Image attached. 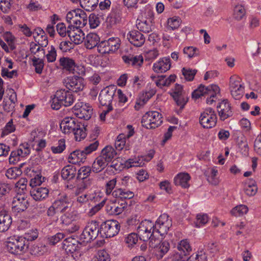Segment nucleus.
<instances>
[{
    "mask_svg": "<svg viewBox=\"0 0 261 261\" xmlns=\"http://www.w3.org/2000/svg\"><path fill=\"white\" fill-rule=\"evenodd\" d=\"M87 125L78 122L75 118H65L60 123V128L65 134L73 132L76 141H80L87 136Z\"/></svg>",
    "mask_w": 261,
    "mask_h": 261,
    "instance_id": "f257e3e1",
    "label": "nucleus"
},
{
    "mask_svg": "<svg viewBox=\"0 0 261 261\" xmlns=\"http://www.w3.org/2000/svg\"><path fill=\"white\" fill-rule=\"evenodd\" d=\"M74 101V98L71 92L60 89L58 90L52 99L51 108L54 110H59L62 106L68 107Z\"/></svg>",
    "mask_w": 261,
    "mask_h": 261,
    "instance_id": "f03ea898",
    "label": "nucleus"
},
{
    "mask_svg": "<svg viewBox=\"0 0 261 261\" xmlns=\"http://www.w3.org/2000/svg\"><path fill=\"white\" fill-rule=\"evenodd\" d=\"M162 115L156 111H149L142 117L141 123L143 127L147 129L155 128L162 123Z\"/></svg>",
    "mask_w": 261,
    "mask_h": 261,
    "instance_id": "7ed1b4c3",
    "label": "nucleus"
},
{
    "mask_svg": "<svg viewBox=\"0 0 261 261\" xmlns=\"http://www.w3.org/2000/svg\"><path fill=\"white\" fill-rule=\"evenodd\" d=\"M119 223L115 220H108L102 223L100 227V234L103 237L111 238L118 234L120 230Z\"/></svg>",
    "mask_w": 261,
    "mask_h": 261,
    "instance_id": "20e7f679",
    "label": "nucleus"
},
{
    "mask_svg": "<svg viewBox=\"0 0 261 261\" xmlns=\"http://www.w3.org/2000/svg\"><path fill=\"white\" fill-rule=\"evenodd\" d=\"M154 229L153 223L148 220L142 221L137 228V232L140 239L145 242L149 239L153 240V234L155 230Z\"/></svg>",
    "mask_w": 261,
    "mask_h": 261,
    "instance_id": "39448f33",
    "label": "nucleus"
},
{
    "mask_svg": "<svg viewBox=\"0 0 261 261\" xmlns=\"http://www.w3.org/2000/svg\"><path fill=\"white\" fill-rule=\"evenodd\" d=\"M25 239L22 236L18 237L16 239H12L7 242L6 248L7 250L12 254H18L27 251L28 244L25 243Z\"/></svg>",
    "mask_w": 261,
    "mask_h": 261,
    "instance_id": "423d86ee",
    "label": "nucleus"
},
{
    "mask_svg": "<svg viewBox=\"0 0 261 261\" xmlns=\"http://www.w3.org/2000/svg\"><path fill=\"white\" fill-rule=\"evenodd\" d=\"M217 117L215 111L211 108L206 109L201 114L199 122L203 128H211L217 123Z\"/></svg>",
    "mask_w": 261,
    "mask_h": 261,
    "instance_id": "0eeeda50",
    "label": "nucleus"
},
{
    "mask_svg": "<svg viewBox=\"0 0 261 261\" xmlns=\"http://www.w3.org/2000/svg\"><path fill=\"white\" fill-rule=\"evenodd\" d=\"M100 233V228L96 221H91L88 223V225L85 228L81 235V239L83 240V242H91L95 240Z\"/></svg>",
    "mask_w": 261,
    "mask_h": 261,
    "instance_id": "6e6552de",
    "label": "nucleus"
},
{
    "mask_svg": "<svg viewBox=\"0 0 261 261\" xmlns=\"http://www.w3.org/2000/svg\"><path fill=\"white\" fill-rule=\"evenodd\" d=\"M117 91V87L114 85H110L106 87L101 90L98 99L100 105L102 106H112L111 103L114 96Z\"/></svg>",
    "mask_w": 261,
    "mask_h": 261,
    "instance_id": "1a4fd4ad",
    "label": "nucleus"
},
{
    "mask_svg": "<svg viewBox=\"0 0 261 261\" xmlns=\"http://www.w3.org/2000/svg\"><path fill=\"white\" fill-rule=\"evenodd\" d=\"M172 220L166 214L161 215L154 224V229L156 232L163 236L167 234L169 228L172 226Z\"/></svg>",
    "mask_w": 261,
    "mask_h": 261,
    "instance_id": "9d476101",
    "label": "nucleus"
},
{
    "mask_svg": "<svg viewBox=\"0 0 261 261\" xmlns=\"http://www.w3.org/2000/svg\"><path fill=\"white\" fill-rule=\"evenodd\" d=\"M84 79L78 75H73L68 77L65 80L64 83L66 88L73 92L82 91L84 88Z\"/></svg>",
    "mask_w": 261,
    "mask_h": 261,
    "instance_id": "9b49d317",
    "label": "nucleus"
},
{
    "mask_svg": "<svg viewBox=\"0 0 261 261\" xmlns=\"http://www.w3.org/2000/svg\"><path fill=\"white\" fill-rule=\"evenodd\" d=\"M29 205V200L24 195L18 193L17 195L13 198L12 211L15 213L23 212L28 208Z\"/></svg>",
    "mask_w": 261,
    "mask_h": 261,
    "instance_id": "f8f14e48",
    "label": "nucleus"
},
{
    "mask_svg": "<svg viewBox=\"0 0 261 261\" xmlns=\"http://www.w3.org/2000/svg\"><path fill=\"white\" fill-rule=\"evenodd\" d=\"M217 108L218 109L219 116L222 121H224L233 115L230 104L227 99H224L219 103V105L217 106Z\"/></svg>",
    "mask_w": 261,
    "mask_h": 261,
    "instance_id": "ddd939ff",
    "label": "nucleus"
},
{
    "mask_svg": "<svg viewBox=\"0 0 261 261\" xmlns=\"http://www.w3.org/2000/svg\"><path fill=\"white\" fill-rule=\"evenodd\" d=\"M53 204L57 208V211L61 213L65 212L71 206L70 199L66 195L60 196Z\"/></svg>",
    "mask_w": 261,
    "mask_h": 261,
    "instance_id": "4468645a",
    "label": "nucleus"
},
{
    "mask_svg": "<svg viewBox=\"0 0 261 261\" xmlns=\"http://www.w3.org/2000/svg\"><path fill=\"white\" fill-rule=\"evenodd\" d=\"M82 243L72 237L65 239L63 242V248L66 252L71 254L77 251L81 248Z\"/></svg>",
    "mask_w": 261,
    "mask_h": 261,
    "instance_id": "2eb2a0df",
    "label": "nucleus"
},
{
    "mask_svg": "<svg viewBox=\"0 0 261 261\" xmlns=\"http://www.w3.org/2000/svg\"><path fill=\"white\" fill-rule=\"evenodd\" d=\"M148 16L149 17L148 20H145L143 21L140 20L138 22L136 26L137 29L141 32L145 33H149L151 32L152 29V21L153 20V13L149 9L147 11Z\"/></svg>",
    "mask_w": 261,
    "mask_h": 261,
    "instance_id": "dca6fc26",
    "label": "nucleus"
},
{
    "mask_svg": "<svg viewBox=\"0 0 261 261\" xmlns=\"http://www.w3.org/2000/svg\"><path fill=\"white\" fill-rule=\"evenodd\" d=\"M127 36L130 43L135 46L140 47L145 42V37L139 31L136 30L132 31L129 32Z\"/></svg>",
    "mask_w": 261,
    "mask_h": 261,
    "instance_id": "f3484780",
    "label": "nucleus"
},
{
    "mask_svg": "<svg viewBox=\"0 0 261 261\" xmlns=\"http://www.w3.org/2000/svg\"><path fill=\"white\" fill-rule=\"evenodd\" d=\"M170 67L171 63L170 58L165 57L153 64V70L155 72L163 73L169 70Z\"/></svg>",
    "mask_w": 261,
    "mask_h": 261,
    "instance_id": "a211bd4d",
    "label": "nucleus"
},
{
    "mask_svg": "<svg viewBox=\"0 0 261 261\" xmlns=\"http://www.w3.org/2000/svg\"><path fill=\"white\" fill-rule=\"evenodd\" d=\"M12 222V218L7 212L2 211L0 212V232L7 231Z\"/></svg>",
    "mask_w": 261,
    "mask_h": 261,
    "instance_id": "6ab92c4d",
    "label": "nucleus"
},
{
    "mask_svg": "<svg viewBox=\"0 0 261 261\" xmlns=\"http://www.w3.org/2000/svg\"><path fill=\"white\" fill-rule=\"evenodd\" d=\"M122 9L116 7L113 9L112 11L107 17V22L110 25L112 26L119 23L122 18Z\"/></svg>",
    "mask_w": 261,
    "mask_h": 261,
    "instance_id": "aec40b11",
    "label": "nucleus"
},
{
    "mask_svg": "<svg viewBox=\"0 0 261 261\" xmlns=\"http://www.w3.org/2000/svg\"><path fill=\"white\" fill-rule=\"evenodd\" d=\"M76 107V105L74 106V114L77 117L86 120L91 118L93 111L91 107L85 105L84 106H82L79 109H75Z\"/></svg>",
    "mask_w": 261,
    "mask_h": 261,
    "instance_id": "412c9836",
    "label": "nucleus"
},
{
    "mask_svg": "<svg viewBox=\"0 0 261 261\" xmlns=\"http://www.w3.org/2000/svg\"><path fill=\"white\" fill-rule=\"evenodd\" d=\"M112 195L116 198H119L121 199H130L134 197V194L129 190L122 187L116 188L112 192Z\"/></svg>",
    "mask_w": 261,
    "mask_h": 261,
    "instance_id": "4be33fe9",
    "label": "nucleus"
},
{
    "mask_svg": "<svg viewBox=\"0 0 261 261\" xmlns=\"http://www.w3.org/2000/svg\"><path fill=\"white\" fill-rule=\"evenodd\" d=\"M122 58L125 63L137 67H140L143 63V58L141 55L134 56L129 54L123 56Z\"/></svg>",
    "mask_w": 261,
    "mask_h": 261,
    "instance_id": "5701e85b",
    "label": "nucleus"
},
{
    "mask_svg": "<svg viewBox=\"0 0 261 261\" xmlns=\"http://www.w3.org/2000/svg\"><path fill=\"white\" fill-rule=\"evenodd\" d=\"M61 174L62 178L64 180L73 179L76 174V168L73 164L68 165L62 168Z\"/></svg>",
    "mask_w": 261,
    "mask_h": 261,
    "instance_id": "b1692460",
    "label": "nucleus"
},
{
    "mask_svg": "<svg viewBox=\"0 0 261 261\" xmlns=\"http://www.w3.org/2000/svg\"><path fill=\"white\" fill-rule=\"evenodd\" d=\"M60 65L63 69L74 73L75 68L76 65L73 59L69 57H62L59 60Z\"/></svg>",
    "mask_w": 261,
    "mask_h": 261,
    "instance_id": "393cba45",
    "label": "nucleus"
},
{
    "mask_svg": "<svg viewBox=\"0 0 261 261\" xmlns=\"http://www.w3.org/2000/svg\"><path fill=\"white\" fill-rule=\"evenodd\" d=\"M48 190L46 188H36L30 191V195L36 201L45 199L48 195Z\"/></svg>",
    "mask_w": 261,
    "mask_h": 261,
    "instance_id": "a878e982",
    "label": "nucleus"
},
{
    "mask_svg": "<svg viewBox=\"0 0 261 261\" xmlns=\"http://www.w3.org/2000/svg\"><path fill=\"white\" fill-rule=\"evenodd\" d=\"M87 15L83 10L76 9L73 24L79 27L83 28L87 23Z\"/></svg>",
    "mask_w": 261,
    "mask_h": 261,
    "instance_id": "bb28decb",
    "label": "nucleus"
},
{
    "mask_svg": "<svg viewBox=\"0 0 261 261\" xmlns=\"http://www.w3.org/2000/svg\"><path fill=\"white\" fill-rule=\"evenodd\" d=\"M190 176L187 173H180L174 178V183L176 186H180L182 188H187L190 186L189 181Z\"/></svg>",
    "mask_w": 261,
    "mask_h": 261,
    "instance_id": "cd10ccee",
    "label": "nucleus"
},
{
    "mask_svg": "<svg viewBox=\"0 0 261 261\" xmlns=\"http://www.w3.org/2000/svg\"><path fill=\"white\" fill-rule=\"evenodd\" d=\"M99 41V36L96 33H91L86 36L85 40V45L88 49H92L95 46L97 47Z\"/></svg>",
    "mask_w": 261,
    "mask_h": 261,
    "instance_id": "c85d7f7f",
    "label": "nucleus"
},
{
    "mask_svg": "<svg viewBox=\"0 0 261 261\" xmlns=\"http://www.w3.org/2000/svg\"><path fill=\"white\" fill-rule=\"evenodd\" d=\"M116 154L117 153L114 148L111 146H107L101 150L99 156L108 164L109 162L112 161Z\"/></svg>",
    "mask_w": 261,
    "mask_h": 261,
    "instance_id": "c756f323",
    "label": "nucleus"
},
{
    "mask_svg": "<svg viewBox=\"0 0 261 261\" xmlns=\"http://www.w3.org/2000/svg\"><path fill=\"white\" fill-rule=\"evenodd\" d=\"M67 35L70 40L75 44H79L84 39V34L79 28H76L73 31H68Z\"/></svg>",
    "mask_w": 261,
    "mask_h": 261,
    "instance_id": "7c9ffc66",
    "label": "nucleus"
},
{
    "mask_svg": "<svg viewBox=\"0 0 261 261\" xmlns=\"http://www.w3.org/2000/svg\"><path fill=\"white\" fill-rule=\"evenodd\" d=\"M29 154V151L23 152L22 148H18L17 150L11 152L9 159V163L12 164H15L19 161L21 157H24Z\"/></svg>",
    "mask_w": 261,
    "mask_h": 261,
    "instance_id": "2f4dec72",
    "label": "nucleus"
},
{
    "mask_svg": "<svg viewBox=\"0 0 261 261\" xmlns=\"http://www.w3.org/2000/svg\"><path fill=\"white\" fill-rule=\"evenodd\" d=\"M245 193L250 196H254L257 191V188L255 180L252 179H249L245 182L244 188Z\"/></svg>",
    "mask_w": 261,
    "mask_h": 261,
    "instance_id": "473e14b6",
    "label": "nucleus"
},
{
    "mask_svg": "<svg viewBox=\"0 0 261 261\" xmlns=\"http://www.w3.org/2000/svg\"><path fill=\"white\" fill-rule=\"evenodd\" d=\"M177 249L180 251V252L178 253L180 258L181 256L187 257L188 254L192 250L189 242L186 240L180 241L177 246Z\"/></svg>",
    "mask_w": 261,
    "mask_h": 261,
    "instance_id": "72a5a7b5",
    "label": "nucleus"
},
{
    "mask_svg": "<svg viewBox=\"0 0 261 261\" xmlns=\"http://www.w3.org/2000/svg\"><path fill=\"white\" fill-rule=\"evenodd\" d=\"M108 165L107 163L99 156L92 164L91 169L93 172L99 173L104 169Z\"/></svg>",
    "mask_w": 261,
    "mask_h": 261,
    "instance_id": "f704fd0d",
    "label": "nucleus"
},
{
    "mask_svg": "<svg viewBox=\"0 0 261 261\" xmlns=\"http://www.w3.org/2000/svg\"><path fill=\"white\" fill-rule=\"evenodd\" d=\"M24 163H21L18 167H12L8 169L6 173V176L10 179H15L20 175L22 171L20 169Z\"/></svg>",
    "mask_w": 261,
    "mask_h": 261,
    "instance_id": "c9c22d12",
    "label": "nucleus"
},
{
    "mask_svg": "<svg viewBox=\"0 0 261 261\" xmlns=\"http://www.w3.org/2000/svg\"><path fill=\"white\" fill-rule=\"evenodd\" d=\"M92 171L91 168L89 166H83L81 167L78 170L76 179L84 180L85 179H88L87 178L90 176Z\"/></svg>",
    "mask_w": 261,
    "mask_h": 261,
    "instance_id": "e433bc0d",
    "label": "nucleus"
},
{
    "mask_svg": "<svg viewBox=\"0 0 261 261\" xmlns=\"http://www.w3.org/2000/svg\"><path fill=\"white\" fill-rule=\"evenodd\" d=\"M98 0H82L80 2L81 6L87 11L93 10L97 6Z\"/></svg>",
    "mask_w": 261,
    "mask_h": 261,
    "instance_id": "4c0bfd02",
    "label": "nucleus"
},
{
    "mask_svg": "<svg viewBox=\"0 0 261 261\" xmlns=\"http://www.w3.org/2000/svg\"><path fill=\"white\" fill-rule=\"evenodd\" d=\"M220 89L216 85H212L211 86L205 87L204 89V95H207L208 97L216 98L217 94L220 93Z\"/></svg>",
    "mask_w": 261,
    "mask_h": 261,
    "instance_id": "58836bf2",
    "label": "nucleus"
},
{
    "mask_svg": "<svg viewBox=\"0 0 261 261\" xmlns=\"http://www.w3.org/2000/svg\"><path fill=\"white\" fill-rule=\"evenodd\" d=\"M170 248L169 243L166 241L161 242L156 248L158 250L159 254L158 255L159 256L160 258H162L163 256L169 251Z\"/></svg>",
    "mask_w": 261,
    "mask_h": 261,
    "instance_id": "ea45409f",
    "label": "nucleus"
},
{
    "mask_svg": "<svg viewBox=\"0 0 261 261\" xmlns=\"http://www.w3.org/2000/svg\"><path fill=\"white\" fill-rule=\"evenodd\" d=\"M197 72V70L196 69H192L185 67L182 69V73L185 76V79L188 81H192Z\"/></svg>",
    "mask_w": 261,
    "mask_h": 261,
    "instance_id": "a19ab883",
    "label": "nucleus"
},
{
    "mask_svg": "<svg viewBox=\"0 0 261 261\" xmlns=\"http://www.w3.org/2000/svg\"><path fill=\"white\" fill-rule=\"evenodd\" d=\"M246 13L245 9L242 5H237L234 8V18L237 20H241Z\"/></svg>",
    "mask_w": 261,
    "mask_h": 261,
    "instance_id": "79ce46f5",
    "label": "nucleus"
},
{
    "mask_svg": "<svg viewBox=\"0 0 261 261\" xmlns=\"http://www.w3.org/2000/svg\"><path fill=\"white\" fill-rule=\"evenodd\" d=\"M248 207L245 205H240L236 206L231 211V214L235 216H240L248 212Z\"/></svg>",
    "mask_w": 261,
    "mask_h": 261,
    "instance_id": "37998d69",
    "label": "nucleus"
},
{
    "mask_svg": "<svg viewBox=\"0 0 261 261\" xmlns=\"http://www.w3.org/2000/svg\"><path fill=\"white\" fill-rule=\"evenodd\" d=\"M33 65L35 67V72L41 74L44 67V62L42 59L34 57L32 59Z\"/></svg>",
    "mask_w": 261,
    "mask_h": 261,
    "instance_id": "c03bdc74",
    "label": "nucleus"
},
{
    "mask_svg": "<svg viewBox=\"0 0 261 261\" xmlns=\"http://www.w3.org/2000/svg\"><path fill=\"white\" fill-rule=\"evenodd\" d=\"M98 51L102 54H110L112 53L111 49L107 40L102 41L97 45Z\"/></svg>",
    "mask_w": 261,
    "mask_h": 261,
    "instance_id": "a18cd8bd",
    "label": "nucleus"
},
{
    "mask_svg": "<svg viewBox=\"0 0 261 261\" xmlns=\"http://www.w3.org/2000/svg\"><path fill=\"white\" fill-rule=\"evenodd\" d=\"M175 101L176 102L177 106L180 107V109L181 110L184 108L185 106L188 101V97L185 94L175 96L173 97Z\"/></svg>",
    "mask_w": 261,
    "mask_h": 261,
    "instance_id": "49530a36",
    "label": "nucleus"
},
{
    "mask_svg": "<svg viewBox=\"0 0 261 261\" xmlns=\"http://www.w3.org/2000/svg\"><path fill=\"white\" fill-rule=\"evenodd\" d=\"M183 52L187 55L188 57L191 58L199 56V51L197 48L193 46H187L184 48Z\"/></svg>",
    "mask_w": 261,
    "mask_h": 261,
    "instance_id": "de8ad7c7",
    "label": "nucleus"
},
{
    "mask_svg": "<svg viewBox=\"0 0 261 261\" xmlns=\"http://www.w3.org/2000/svg\"><path fill=\"white\" fill-rule=\"evenodd\" d=\"M120 205V206H115V205L114 206H111L109 210L110 213L111 214L116 215L121 214L123 212L124 208L126 207L127 203L126 201H124V202H121Z\"/></svg>",
    "mask_w": 261,
    "mask_h": 261,
    "instance_id": "09e8293b",
    "label": "nucleus"
},
{
    "mask_svg": "<svg viewBox=\"0 0 261 261\" xmlns=\"http://www.w3.org/2000/svg\"><path fill=\"white\" fill-rule=\"evenodd\" d=\"M38 237V232L37 230H29L27 233H25L22 238L25 239V242L26 244H28V246H29V242L32 241L36 239Z\"/></svg>",
    "mask_w": 261,
    "mask_h": 261,
    "instance_id": "8fccbe9b",
    "label": "nucleus"
},
{
    "mask_svg": "<svg viewBox=\"0 0 261 261\" xmlns=\"http://www.w3.org/2000/svg\"><path fill=\"white\" fill-rule=\"evenodd\" d=\"M208 216L206 214H198L196 216V221L195 222V226L200 227L208 222Z\"/></svg>",
    "mask_w": 261,
    "mask_h": 261,
    "instance_id": "3c124183",
    "label": "nucleus"
},
{
    "mask_svg": "<svg viewBox=\"0 0 261 261\" xmlns=\"http://www.w3.org/2000/svg\"><path fill=\"white\" fill-rule=\"evenodd\" d=\"M65 141L64 139H61L58 141L57 146H52L51 150L54 153H60L62 152L65 149Z\"/></svg>",
    "mask_w": 261,
    "mask_h": 261,
    "instance_id": "603ef678",
    "label": "nucleus"
},
{
    "mask_svg": "<svg viewBox=\"0 0 261 261\" xmlns=\"http://www.w3.org/2000/svg\"><path fill=\"white\" fill-rule=\"evenodd\" d=\"M77 153V160L76 161H69V162L71 163L72 164H76L78 163H84L86 159V156L87 155L86 153L83 150H76Z\"/></svg>",
    "mask_w": 261,
    "mask_h": 261,
    "instance_id": "864d4df0",
    "label": "nucleus"
},
{
    "mask_svg": "<svg viewBox=\"0 0 261 261\" xmlns=\"http://www.w3.org/2000/svg\"><path fill=\"white\" fill-rule=\"evenodd\" d=\"M109 45L111 49L112 53H114L119 48L120 44L119 43V40L118 38H110L108 40H107Z\"/></svg>",
    "mask_w": 261,
    "mask_h": 261,
    "instance_id": "5fc2aeb1",
    "label": "nucleus"
},
{
    "mask_svg": "<svg viewBox=\"0 0 261 261\" xmlns=\"http://www.w3.org/2000/svg\"><path fill=\"white\" fill-rule=\"evenodd\" d=\"M89 22L91 28H96L100 23L98 15L92 13L89 16Z\"/></svg>",
    "mask_w": 261,
    "mask_h": 261,
    "instance_id": "6e6d98bb",
    "label": "nucleus"
},
{
    "mask_svg": "<svg viewBox=\"0 0 261 261\" xmlns=\"http://www.w3.org/2000/svg\"><path fill=\"white\" fill-rule=\"evenodd\" d=\"M94 261H110L109 254L105 250L98 252Z\"/></svg>",
    "mask_w": 261,
    "mask_h": 261,
    "instance_id": "4d7b16f0",
    "label": "nucleus"
},
{
    "mask_svg": "<svg viewBox=\"0 0 261 261\" xmlns=\"http://www.w3.org/2000/svg\"><path fill=\"white\" fill-rule=\"evenodd\" d=\"M65 237V235L63 233L58 232L55 235L53 236L48 238L49 244L51 245H55L58 242L62 240Z\"/></svg>",
    "mask_w": 261,
    "mask_h": 261,
    "instance_id": "13d9d810",
    "label": "nucleus"
},
{
    "mask_svg": "<svg viewBox=\"0 0 261 261\" xmlns=\"http://www.w3.org/2000/svg\"><path fill=\"white\" fill-rule=\"evenodd\" d=\"M28 181L25 178H20L16 184V186L18 188V193H24V191L27 190V184Z\"/></svg>",
    "mask_w": 261,
    "mask_h": 261,
    "instance_id": "bf43d9fd",
    "label": "nucleus"
},
{
    "mask_svg": "<svg viewBox=\"0 0 261 261\" xmlns=\"http://www.w3.org/2000/svg\"><path fill=\"white\" fill-rule=\"evenodd\" d=\"M15 130V127L13 124V121L11 119L9 122H8L2 133V137H4V136L7 135L9 134L14 132Z\"/></svg>",
    "mask_w": 261,
    "mask_h": 261,
    "instance_id": "052dcab7",
    "label": "nucleus"
},
{
    "mask_svg": "<svg viewBox=\"0 0 261 261\" xmlns=\"http://www.w3.org/2000/svg\"><path fill=\"white\" fill-rule=\"evenodd\" d=\"M239 86H242L241 84H240V77L238 76L233 75L231 76L230 77V82H229V89L230 90H233L239 88Z\"/></svg>",
    "mask_w": 261,
    "mask_h": 261,
    "instance_id": "680f3d73",
    "label": "nucleus"
},
{
    "mask_svg": "<svg viewBox=\"0 0 261 261\" xmlns=\"http://www.w3.org/2000/svg\"><path fill=\"white\" fill-rule=\"evenodd\" d=\"M204 89L205 86L201 84L199 87L195 90L192 93V97L194 99H197L201 96H204Z\"/></svg>",
    "mask_w": 261,
    "mask_h": 261,
    "instance_id": "e2e57ef3",
    "label": "nucleus"
},
{
    "mask_svg": "<svg viewBox=\"0 0 261 261\" xmlns=\"http://www.w3.org/2000/svg\"><path fill=\"white\" fill-rule=\"evenodd\" d=\"M73 47L74 44L69 41H62L59 45V48L63 52L69 51Z\"/></svg>",
    "mask_w": 261,
    "mask_h": 261,
    "instance_id": "0e129e2a",
    "label": "nucleus"
},
{
    "mask_svg": "<svg viewBox=\"0 0 261 261\" xmlns=\"http://www.w3.org/2000/svg\"><path fill=\"white\" fill-rule=\"evenodd\" d=\"M230 92L232 96L235 99H239L243 96V94L244 93V87L243 86H239L238 88H237V89L231 90Z\"/></svg>",
    "mask_w": 261,
    "mask_h": 261,
    "instance_id": "69168bd1",
    "label": "nucleus"
},
{
    "mask_svg": "<svg viewBox=\"0 0 261 261\" xmlns=\"http://www.w3.org/2000/svg\"><path fill=\"white\" fill-rule=\"evenodd\" d=\"M69 214H65L60 217V220H59V226L63 227L64 226H68L72 220L69 218Z\"/></svg>",
    "mask_w": 261,
    "mask_h": 261,
    "instance_id": "338daca9",
    "label": "nucleus"
},
{
    "mask_svg": "<svg viewBox=\"0 0 261 261\" xmlns=\"http://www.w3.org/2000/svg\"><path fill=\"white\" fill-rule=\"evenodd\" d=\"M46 57L48 62H53L56 60L57 52L54 46L51 45L50 46V50L46 55Z\"/></svg>",
    "mask_w": 261,
    "mask_h": 261,
    "instance_id": "774afa93",
    "label": "nucleus"
}]
</instances>
